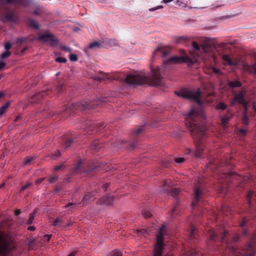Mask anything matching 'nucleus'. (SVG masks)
Listing matches in <instances>:
<instances>
[{
    "label": "nucleus",
    "mask_w": 256,
    "mask_h": 256,
    "mask_svg": "<svg viewBox=\"0 0 256 256\" xmlns=\"http://www.w3.org/2000/svg\"><path fill=\"white\" fill-rule=\"evenodd\" d=\"M190 58L187 56H173L166 60L164 61V66L167 68H171L172 66L181 64L183 62H188Z\"/></svg>",
    "instance_id": "obj_6"
},
{
    "label": "nucleus",
    "mask_w": 256,
    "mask_h": 256,
    "mask_svg": "<svg viewBox=\"0 0 256 256\" xmlns=\"http://www.w3.org/2000/svg\"><path fill=\"white\" fill-rule=\"evenodd\" d=\"M143 215L144 216V218H150L152 216L151 213L148 211H144L143 212Z\"/></svg>",
    "instance_id": "obj_31"
},
{
    "label": "nucleus",
    "mask_w": 256,
    "mask_h": 256,
    "mask_svg": "<svg viewBox=\"0 0 256 256\" xmlns=\"http://www.w3.org/2000/svg\"><path fill=\"white\" fill-rule=\"evenodd\" d=\"M186 124L192 132V134L194 138L200 140L204 135L206 128L204 126H198L192 123H186Z\"/></svg>",
    "instance_id": "obj_5"
},
{
    "label": "nucleus",
    "mask_w": 256,
    "mask_h": 256,
    "mask_svg": "<svg viewBox=\"0 0 256 256\" xmlns=\"http://www.w3.org/2000/svg\"><path fill=\"white\" fill-rule=\"evenodd\" d=\"M246 222L245 221V220H244V222L240 224V226H243L244 225Z\"/></svg>",
    "instance_id": "obj_53"
},
{
    "label": "nucleus",
    "mask_w": 256,
    "mask_h": 256,
    "mask_svg": "<svg viewBox=\"0 0 256 256\" xmlns=\"http://www.w3.org/2000/svg\"><path fill=\"white\" fill-rule=\"evenodd\" d=\"M196 113V110L194 108H192L190 112L188 113V116L190 118H192V116L194 114Z\"/></svg>",
    "instance_id": "obj_32"
},
{
    "label": "nucleus",
    "mask_w": 256,
    "mask_h": 256,
    "mask_svg": "<svg viewBox=\"0 0 256 256\" xmlns=\"http://www.w3.org/2000/svg\"><path fill=\"white\" fill-rule=\"evenodd\" d=\"M42 180H38L37 181H36V182L38 183V184H40L42 182Z\"/></svg>",
    "instance_id": "obj_54"
},
{
    "label": "nucleus",
    "mask_w": 256,
    "mask_h": 256,
    "mask_svg": "<svg viewBox=\"0 0 256 256\" xmlns=\"http://www.w3.org/2000/svg\"><path fill=\"white\" fill-rule=\"evenodd\" d=\"M10 102L6 103L4 106L1 107L0 109V114L2 115L6 111V108L9 106Z\"/></svg>",
    "instance_id": "obj_20"
},
{
    "label": "nucleus",
    "mask_w": 256,
    "mask_h": 256,
    "mask_svg": "<svg viewBox=\"0 0 256 256\" xmlns=\"http://www.w3.org/2000/svg\"><path fill=\"white\" fill-rule=\"evenodd\" d=\"M58 180V176H54L49 179V182L52 183Z\"/></svg>",
    "instance_id": "obj_38"
},
{
    "label": "nucleus",
    "mask_w": 256,
    "mask_h": 256,
    "mask_svg": "<svg viewBox=\"0 0 256 256\" xmlns=\"http://www.w3.org/2000/svg\"><path fill=\"white\" fill-rule=\"evenodd\" d=\"M56 60L58 62L65 63L66 62V60L65 58L58 57L56 59Z\"/></svg>",
    "instance_id": "obj_27"
},
{
    "label": "nucleus",
    "mask_w": 256,
    "mask_h": 256,
    "mask_svg": "<svg viewBox=\"0 0 256 256\" xmlns=\"http://www.w3.org/2000/svg\"><path fill=\"white\" fill-rule=\"evenodd\" d=\"M12 53L9 50H6L2 52L1 54V58H5L11 55Z\"/></svg>",
    "instance_id": "obj_23"
},
{
    "label": "nucleus",
    "mask_w": 256,
    "mask_h": 256,
    "mask_svg": "<svg viewBox=\"0 0 256 256\" xmlns=\"http://www.w3.org/2000/svg\"><path fill=\"white\" fill-rule=\"evenodd\" d=\"M12 45L10 42H6L4 45V48L6 50H9L12 47Z\"/></svg>",
    "instance_id": "obj_29"
},
{
    "label": "nucleus",
    "mask_w": 256,
    "mask_h": 256,
    "mask_svg": "<svg viewBox=\"0 0 256 256\" xmlns=\"http://www.w3.org/2000/svg\"><path fill=\"white\" fill-rule=\"evenodd\" d=\"M8 242L6 236L0 232V254H4L8 250Z\"/></svg>",
    "instance_id": "obj_8"
},
{
    "label": "nucleus",
    "mask_w": 256,
    "mask_h": 256,
    "mask_svg": "<svg viewBox=\"0 0 256 256\" xmlns=\"http://www.w3.org/2000/svg\"><path fill=\"white\" fill-rule=\"evenodd\" d=\"M112 256H122V254L120 252L116 250L112 252Z\"/></svg>",
    "instance_id": "obj_34"
},
{
    "label": "nucleus",
    "mask_w": 256,
    "mask_h": 256,
    "mask_svg": "<svg viewBox=\"0 0 256 256\" xmlns=\"http://www.w3.org/2000/svg\"><path fill=\"white\" fill-rule=\"evenodd\" d=\"M170 53L169 50H165L162 48H158L154 53V55H161L162 57H166Z\"/></svg>",
    "instance_id": "obj_11"
},
{
    "label": "nucleus",
    "mask_w": 256,
    "mask_h": 256,
    "mask_svg": "<svg viewBox=\"0 0 256 256\" xmlns=\"http://www.w3.org/2000/svg\"><path fill=\"white\" fill-rule=\"evenodd\" d=\"M72 141L71 139L68 140L65 144L66 146V147L70 146L72 144Z\"/></svg>",
    "instance_id": "obj_36"
},
{
    "label": "nucleus",
    "mask_w": 256,
    "mask_h": 256,
    "mask_svg": "<svg viewBox=\"0 0 256 256\" xmlns=\"http://www.w3.org/2000/svg\"><path fill=\"white\" fill-rule=\"evenodd\" d=\"M102 46V44L97 42H94L90 44L88 48H92L95 47H97L100 48Z\"/></svg>",
    "instance_id": "obj_19"
},
{
    "label": "nucleus",
    "mask_w": 256,
    "mask_h": 256,
    "mask_svg": "<svg viewBox=\"0 0 256 256\" xmlns=\"http://www.w3.org/2000/svg\"><path fill=\"white\" fill-rule=\"evenodd\" d=\"M185 160V159L183 158H177L175 159V162L176 163L180 164L184 162Z\"/></svg>",
    "instance_id": "obj_30"
},
{
    "label": "nucleus",
    "mask_w": 256,
    "mask_h": 256,
    "mask_svg": "<svg viewBox=\"0 0 256 256\" xmlns=\"http://www.w3.org/2000/svg\"><path fill=\"white\" fill-rule=\"evenodd\" d=\"M28 230L30 231H34L36 230V228L34 226H30L28 228Z\"/></svg>",
    "instance_id": "obj_46"
},
{
    "label": "nucleus",
    "mask_w": 256,
    "mask_h": 256,
    "mask_svg": "<svg viewBox=\"0 0 256 256\" xmlns=\"http://www.w3.org/2000/svg\"><path fill=\"white\" fill-rule=\"evenodd\" d=\"M244 70L246 71H248L250 73H255L256 74V62L251 64H244Z\"/></svg>",
    "instance_id": "obj_12"
},
{
    "label": "nucleus",
    "mask_w": 256,
    "mask_h": 256,
    "mask_svg": "<svg viewBox=\"0 0 256 256\" xmlns=\"http://www.w3.org/2000/svg\"><path fill=\"white\" fill-rule=\"evenodd\" d=\"M2 75H0V80L2 78Z\"/></svg>",
    "instance_id": "obj_63"
},
{
    "label": "nucleus",
    "mask_w": 256,
    "mask_h": 256,
    "mask_svg": "<svg viewBox=\"0 0 256 256\" xmlns=\"http://www.w3.org/2000/svg\"><path fill=\"white\" fill-rule=\"evenodd\" d=\"M228 85L232 88L240 87L241 86V83L238 80L230 81L228 82Z\"/></svg>",
    "instance_id": "obj_17"
},
{
    "label": "nucleus",
    "mask_w": 256,
    "mask_h": 256,
    "mask_svg": "<svg viewBox=\"0 0 256 256\" xmlns=\"http://www.w3.org/2000/svg\"><path fill=\"white\" fill-rule=\"evenodd\" d=\"M247 111L244 110V122L246 124H248V118L247 116Z\"/></svg>",
    "instance_id": "obj_26"
},
{
    "label": "nucleus",
    "mask_w": 256,
    "mask_h": 256,
    "mask_svg": "<svg viewBox=\"0 0 256 256\" xmlns=\"http://www.w3.org/2000/svg\"><path fill=\"white\" fill-rule=\"evenodd\" d=\"M216 234L215 233L214 231L210 232V238L211 240H214Z\"/></svg>",
    "instance_id": "obj_39"
},
{
    "label": "nucleus",
    "mask_w": 256,
    "mask_h": 256,
    "mask_svg": "<svg viewBox=\"0 0 256 256\" xmlns=\"http://www.w3.org/2000/svg\"><path fill=\"white\" fill-rule=\"evenodd\" d=\"M252 244H249V248H252Z\"/></svg>",
    "instance_id": "obj_59"
},
{
    "label": "nucleus",
    "mask_w": 256,
    "mask_h": 256,
    "mask_svg": "<svg viewBox=\"0 0 256 256\" xmlns=\"http://www.w3.org/2000/svg\"><path fill=\"white\" fill-rule=\"evenodd\" d=\"M176 4H178V6L182 8H186L188 6L186 4L180 0L176 1Z\"/></svg>",
    "instance_id": "obj_24"
},
{
    "label": "nucleus",
    "mask_w": 256,
    "mask_h": 256,
    "mask_svg": "<svg viewBox=\"0 0 256 256\" xmlns=\"http://www.w3.org/2000/svg\"><path fill=\"white\" fill-rule=\"evenodd\" d=\"M32 158H30L28 159H26L25 161H24V164H28L29 163H30L32 161Z\"/></svg>",
    "instance_id": "obj_41"
},
{
    "label": "nucleus",
    "mask_w": 256,
    "mask_h": 256,
    "mask_svg": "<svg viewBox=\"0 0 256 256\" xmlns=\"http://www.w3.org/2000/svg\"><path fill=\"white\" fill-rule=\"evenodd\" d=\"M166 226L162 225L156 236V242L154 245L153 256H162L163 250V236L165 234Z\"/></svg>",
    "instance_id": "obj_4"
},
{
    "label": "nucleus",
    "mask_w": 256,
    "mask_h": 256,
    "mask_svg": "<svg viewBox=\"0 0 256 256\" xmlns=\"http://www.w3.org/2000/svg\"><path fill=\"white\" fill-rule=\"evenodd\" d=\"M240 132L242 133L243 135H244L246 134V131L244 130H240Z\"/></svg>",
    "instance_id": "obj_48"
},
{
    "label": "nucleus",
    "mask_w": 256,
    "mask_h": 256,
    "mask_svg": "<svg viewBox=\"0 0 256 256\" xmlns=\"http://www.w3.org/2000/svg\"><path fill=\"white\" fill-rule=\"evenodd\" d=\"M64 224V220L61 217L56 218L54 222L53 225L55 226L58 227H62L64 226V228H66L70 225V223H68L66 225H62Z\"/></svg>",
    "instance_id": "obj_13"
},
{
    "label": "nucleus",
    "mask_w": 256,
    "mask_h": 256,
    "mask_svg": "<svg viewBox=\"0 0 256 256\" xmlns=\"http://www.w3.org/2000/svg\"><path fill=\"white\" fill-rule=\"evenodd\" d=\"M60 150H57L54 154V158H55L56 157L60 156Z\"/></svg>",
    "instance_id": "obj_43"
},
{
    "label": "nucleus",
    "mask_w": 256,
    "mask_h": 256,
    "mask_svg": "<svg viewBox=\"0 0 256 256\" xmlns=\"http://www.w3.org/2000/svg\"><path fill=\"white\" fill-rule=\"evenodd\" d=\"M34 220V214H32L30 215V217L28 220V224H31Z\"/></svg>",
    "instance_id": "obj_33"
},
{
    "label": "nucleus",
    "mask_w": 256,
    "mask_h": 256,
    "mask_svg": "<svg viewBox=\"0 0 256 256\" xmlns=\"http://www.w3.org/2000/svg\"><path fill=\"white\" fill-rule=\"evenodd\" d=\"M204 150V146L200 144L196 145V156L197 157H200L202 154V151Z\"/></svg>",
    "instance_id": "obj_14"
},
{
    "label": "nucleus",
    "mask_w": 256,
    "mask_h": 256,
    "mask_svg": "<svg viewBox=\"0 0 256 256\" xmlns=\"http://www.w3.org/2000/svg\"><path fill=\"white\" fill-rule=\"evenodd\" d=\"M114 198L112 197L109 196H106L103 198L102 204H105L106 205H110L112 204Z\"/></svg>",
    "instance_id": "obj_16"
},
{
    "label": "nucleus",
    "mask_w": 256,
    "mask_h": 256,
    "mask_svg": "<svg viewBox=\"0 0 256 256\" xmlns=\"http://www.w3.org/2000/svg\"><path fill=\"white\" fill-rule=\"evenodd\" d=\"M4 184H2L0 186V188H1L2 186H4Z\"/></svg>",
    "instance_id": "obj_64"
},
{
    "label": "nucleus",
    "mask_w": 256,
    "mask_h": 256,
    "mask_svg": "<svg viewBox=\"0 0 256 256\" xmlns=\"http://www.w3.org/2000/svg\"><path fill=\"white\" fill-rule=\"evenodd\" d=\"M152 72L151 76L143 72L135 74H129L126 78V82L128 84L141 85L149 82L152 86H160L162 80L160 69L158 68L152 70Z\"/></svg>",
    "instance_id": "obj_1"
},
{
    "label": "nucleus",
    "mask_w": 256,
    "mask_h": 256,
    "mask_svg": "<svg viewBox=\"0 0 256 256\" xmlns=\"http://www.w3.org/2000/svg\"><path fill=\"white\" fill-rule=\"evenodd\" d=\"M201 191L198 188H196L194 190L195 198L196 200H199L200 198Z\"/></svg>",
    "instance_id": "obj_21"
},
{
    "label": "nucleus",
    "mask_w": 256,
    "mask_h": 256,
    "mask_svg": "<svg viewBox=\"0 0 256 256\" xmlns=\"http://www.w3.org/2000/svg\"><path fill=\"white\" fill-rule=\"evenodd\" d=\"M62 168V166H58L55 167L54 170H60V168Z\"/></svg>",
    "instance_id": "obj_50"
},
{
    "label": "nucleus",
    "mask_w": 256,
    "mask_h": 256,
    "mask_svg": "<svg viewBox=\"0 0 256 256\" xmlns=\"http://www.w3.org/2000/svg\"><path fill=\"white\" fill-rule=\"evenodd\" d=\"M236 102H237L238 104H242L246 110H248V102L244 100V95L242 92L235 95L233 101L231 102V105L234 106Z\"/></svg>",
    "instance_id": "obj_7"
},
{
    "label": "nucleus",
    "mask_w": 256,
    "mask_h": 256,
    "mask_svg": "<svg viewBox=\"0 0 256 256\" xmlns=\"http://www.w3.org/2000/svg\"><path fill=\"white\" fill-rule=\"evenodd\" d=\"M162 8V6H158L156 7H155V8H150V11H154V10H157L158 9H160V8Z\"/></svg>",
    "instance_id": "obj_40"
},
{
    "label": "nucleus",
    "mask_w": 256,
    "mask_h": 256,
    "mask_svg": "<svg viewBox=\"0 0 256 256\" xmlns=\"http://www.w3.org/2000/svg\"><path fill=\"white\" fill-rule=\"evenodd\" d=\"M176 94L179 96L186 99L192 100L198 102L199 105H202V103L199 100V97L200 96V92L199 89L196 90H192L189 89L182 90Z\"/></svg>",
    "instance_id": "obj_3"
},
{
    "label": "nucleus",
    "mask_w": 256,
    "mask_h": 256,
    "mask_svg": "<svg viewBox=\"0 0 256 256\" xmlns=\"http://www.w3.org/2000/svg\"><path fill=\"white\" fill-rule=\"evenodd\" d=\"M38 39L43 42H50L52 45H54L57 42L56 38L50 34H42L38 37Z\"/></svg>",
    "instance_id": "obj_9"
},
{
    "label": "nucleus",
    "mask_w": 256,
    "mask_h": 256,
    "mask_svg": "<svg viewBox=\"0 0 256 256\" xmlns=\"http://www.w3.org/2000/svg\"><path fill=\"white\" fill-rule=\"evenodd\" d=\"M30 184H26L25 186H23L21 188V190H26V188H27L29 186H30Z\"/></svg>",
    "instance_id": "obj_44"
},
{
    "label": "nucleus",
    "mask_w": 256,
    "mask_h": 256,
    "mask_svg": "<svg viewBox=\"0 0 256 256\" xmlns=\"http://www.w3.org/2000/svg\"><path fill=\"white\" fill-rule=\"evenodd\" d=\"M223 60L226 61L228 65L236 66L237 64L236 62H232L228 55L224 54L222 56Z\"/></svg>",
    "instance_id": "obj_15"
},
{
    "label": "nucleus",
    "mask_w": 256,
    "mask_h": 256,
    "mask_svg": "<svg viewBox=\"0 0 256 256\" xmlns=\"http://www.w3.org/2000/svg\"><path fill=\"white\" fill-rule=\"evenodd\" d=\"M6 66V64L2 60H0V70L2 68H4Z\"/></svg>",
    "instance_id": "obj_37"
},
{
    "label": "nucleus",
    "mask_w": 256,
    "mask_h": 256,
    "mask_svg": "<svg viewBox=\"0 0 256 256\" xmlns=\"http://www.w3.org/2000/svg\"><path fill=\"white\" fill-rule=\"evenodd\" d=\"M205 72L208 74H214L217 76H220L223 74L221 70L212 66H207L205 70Z\"/></svg>",
    "instance_id": "obj_10"
},
{
    "label": "nucleus",
    "mask_w": 256,
    "mask_h": 256,
    "mask_svg": "<svg viewBox=\"0 0 256 256\" xmlns=\"http://www.w3.org/2000/svg\"><path fill=\"white\" fill-rule=\"evenodd\" d=\"M201 41L202 42L201 46H200L196 42H192V46L193 48L196 50H199L202 53L201 55L199 56L202 59L207 60L212 57L215 61L216 58L213 52L214 48L212 46V38H203Z\"/></svg>",
    "instance_id": "obj_2"
},
{
    "label": "nucleus",
    "mask_w": 256,
    "mask_h": 256,
    "mask_svg": "<svg viewBox=\"0 0 256 256\" xmlns=\"http://www.w3.org/2000/svg\"><path fill=\"white\" fill-rule=\"evenodd\" d=\"M7 2H13L14 0H6Z\"/></svg>",
    "instance_id": "obj_56"
},
{
    "label": "nucleus",
    "mask_w": 256,
    "mask_h": 256,
    "mask_svg": "<svg viewBox=\"0 0 256 256\" xmlns=\"http://www.w3.org/2000/svg\"><path fill=\"white\" fill-rule=\"evenodd\" d=\"M176 194H178V190H176Z\"/></svg>",
    "instance_id": "obj_61"
},
{
    "label": "nucleus",
    "mask_w": 256,
    "mask_h": 256,
    "mask_svg": "<svg viewBox=\"0 0 256 256\" xmlns=\"http://www.w3.org/2000/svg\"><path fill=\"white\" fill-rule=\"evenodd\" d=\"M20 212H21V211H20V210H19V209H17V210H15V214H16V216L19 215V214H20Z\"/></svg>",
    "instance_id": "obj_45"
},
{
    "label": "nucleus",
    "mask_w": 256,
    "mask_h": 256,
    "mask_svg": "<svg viewBox=\"0 0 256 256\" xmlns=\"http://www.w3.org/2000/svg\"><path fill=\"white\" fill-rule=\"evenodd\" d=\"M4 95V94L2 92H0V98H2Z\"/></svg>",
    "instance_id": "obj_57"
},
{
    "label": "nucleus",
    "mask_w": 256,
    "mask_h": 256,
    "mask_svg": "<svg viewBox=\"0 0 256 256\" xmlns=\"http://www.w3.org/2000/svg\"><path fill=\"white\" fill-rule=\"evenodd\" d=\"M230 118L228 116H224L222 118V122L224 124H226L228 120H229Z\"/></svg>",
    "instance_id": "obj_28"
},
{
    "label": "nucleus",
    "mask_w": 256,
    "mask_h": 256,
    "mask_svg": "<svg viewBox=\"0 0 256 256\" xmlns=\"http://www.w3.org/2000/svg\"><path fill=\"white\" fill-rule=\"evenodd\" d=\"M175 209H176V207L174 208H172V211H174V210H175Z\"/></svg>",
    "instance_id": "obj_62"
},
{
    "label": "nucleus",
    "mask_w": 256,
    "mask_h": 256,
    "mask_svg": "<svg viewBox=\"0 0 256 256\" xmlns=\"http://www.w3.org/2000/svg\"><path fill=\"white\" fill-rule=\"evenodd\" d=\"M137 234L139 236L146 237L148 235V232L145 229H141L137 230Z\"/></svg>",
    "instance_id": "obj_18"
},
{
    "label": "nucleus",
    "mask_w": 256,
    "mask_h": 256,
    "mask_svg": "<svg viewBox=\"0 0 256 256\" xmlns=\"http://www.w3.org/2000/svg\"><path fill=\"white\" fill-rule=\"evenodd\" d=\"M45 238L46 239L48 240V241H49L50 239V238H51V236L50 235H49V234H46L45 235Z\"/></svg>",
    "instance_id": "obj_47"
},
{
    "label": "nucleus",
    "mask_w": 256,
    "mask_h": 256,
    "mask_svg": "<svg viewBox=\"0 0 256 256\" xmlns=\"http://www.w3.org/2000/svg\"><path fill=\"white\" fill-rule=\"evenodd\" d=\"M140 130H138V131H136V133L138 134L140 132Z\"/></svg>",
    "instance_id": "obj_60"
},
{
    "label": "nucleus",
    "mask_w": 256,
    "mask_h": 256,
    "mask_svg": "<svg viewBox=\"0 0 256 256\" xmlns=\"http://www.w3.org/2000/svg\"><path fill=\"white\" fill-rule=\"evenodd\" d=\"M70 60L72 62H76L78 60V57L76 54H71L70 55Z\"/></svg>",
    "instance_id": "obj_25"
},
{
    "label": "nucleus",
    "mask_w": 256,
    "mask_h": 256,
    "mask_svg": "<svg viewBox=\"0 0 256 256\" xmlns=\"http://www.w3.org/2000/svg\"><path fill=\"white\" fill-rule=\"evenodd\" d=\"M226 105L224 102H220L216 106V108L218 110H224L226 108Z\"/></svg>",
    "instance_id": "obj_22"
},
{
    "label": "nucleus",
    "mask_w": 256,
    "mask_h": 256,
    "mask_svg": "<svg viewBox=\"0 0 256 256\" xmlns=\"http://www.w3.org/2000/svg\"><path fill=\"white\" fill-rule=\"evenodd\" d=\"M76 254V252H73L70 254L68 256H74Z\"/></svg>",
    "instance_id": "obj_51"
},
{
    "label": "nucleus",
    "mask_w": 256,
    "mask_h": 256,
    "mask_svg": "<svg viewBox=\"0 0 256 256\" xmlns=\"http://www.w3.org/2000/svg\"><path fill=\"white\" fill-rule=\"evenodd\" d=\"M188 254V256H196V253L195 252H190V254Z\"/></svg>",
    "instance_id": "obj_49"
},
{
    "label": "nucleus",
    "mask_w": 256,
    "mask_h": 256,
    "mask_svg": "<svg viewBox=\"0 0 256 256\" xmlns=\"http://www.w3.org/2000/svg\"><path fill=\"white\" fill-rule=\"evenodd\" d=\"M252 194V192H250L248 196H251Z\"/></svg>",
    "instance_id": "obj_58"
},
{
    "label": "nucleus",
    "mask_w": 256,
    "mask_h": 256,
    "mask_svg": "<svg viewBox=\"0 0 256 256\" xmlns=\"http://www.w3.org/2000/svg\"><path fill=\"white\" fill-rule=\"evenodd\" d=\"M62 49L64 50L66 52H71V51H72V48H68V47H66V46L62 47Z\"/></svg>",
    "instance_id": "obj_42"
},
{
    "label": "nucleus",
    "mask_w": 256,
    "mask_h": 256,
    "mask_svg": "<svg viewBox=\"0 0 256 256\" xmlns=\"http://www.w3.org/2000/svg\"><path fill=\"white\" fill-rule=\"evenodd\" d=\"M31 25L36 28H39L38 24L37 22L34 20H32L31 22Z\"/></svg>",
    "instance_id": "obj_35"
},
{
    "label": "nucleus",
    "mask_w": 256,
    "mask_h": 256,
    "mask_svg": "<svg viewBox=\"0 0 256 256\" xmlns=\"http://www.w3.org/2000/svg\"><path fill=\"white\" fill-rule=\"evenodd\" d=\"M73 206V204L72 203H69L66 206V208H69L70 207L72 206Z\"/></svg>",
    "instance_id": "obj_52"
},
{
    "label": "nucleus",
    "mask_w": 256,
    "mask_h": 256,
    "mask_svg": "<svg viewBox=\"0 0 256 256\" xmlns=\"http://www.w3.org/2000/svg\"><path fill=\"white\" fill-rule=\"evenodd\" d=\"M253 108L254 110V111L256 112V106L254 104H253Z\"/></svg>",
    "instance_id": "obj_55"
}]
</instances>
